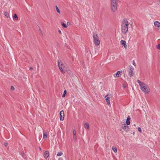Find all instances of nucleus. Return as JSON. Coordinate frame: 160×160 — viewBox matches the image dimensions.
Returning <instances> with one entry per match:
<instances>
[{
	"label": "nucleus",
	"instance_id": "1",
	"mask_svg": "<svg viewBox=\"0 0 160 160\" xmlns=\"http://www.w3.org/2000/svg\"><path fill=\"white\" fill-rule=\"evenodd\" d=\"M129 22L126 18H124L121 22V31L124 34L128 32V29Z\"/></svg>",
	"mask_w": 160,
	"mask_h": 160
},
{
	"label": "nucleus",
	"instance_id": "2",
	"mask_svg": "<svg viewBox=\"0 0 160 160\" xmlns=\"http://www.w3.org/2000/svg\"><path fill=\"white\" fill-rule=\"evenodd\" d=\"M118 0H111V8L112 12H116L117 10V2Z\"/></svg>",
	"mask_w": 160,
	"mask_h": 160
},
{
	"label": "nucleus",
	"instance_id": "3",
	"mask_svg": "<svg viewBox=\"0 0 160 160\" xmlns=\"http://www.w3.org/2000/svg\"><path fill=\"white\" fill-rule=\"evenodd\" d=\"M58 65L61 73L63 74H64L65 73L64 70L65 67V65L62 63H61L59 61H58Z\"/></svg>",
	"mask_w": 160,
	"mask_h": 160
},
{
	"label": "nucleus",
	"instance_id": "4",
	"mask_svg": "<svg viewBox=\"0 0 160 160\" xmlns=\"http://www.w3.org/2000/svg\"><path fill=\"white\" fill-rule=\"evenodd\" d=\"M94 42L96 45H98L100 44V41L99 40V38L97 34H94L93 35Z\"/></svg>",
	"mask_w": 160,
	"mask_h": 160
},
{
	"label": "nucleus",
	"instance_id": "5",
	"mask_svg": "<svg viewBox=\"0 0 160 160\" xmlns=\"http://www.w3.org/2000/svg\"><path fill=\"white\" fill-rule=\"evenodd\" d=\"M129 76L130 77H132L133 76V72L134 70L133 68L131 66H129Z\"/></svg>",
	"mask_w": 160,
	"mask_h": 160
},
{
	"label": "nucleus",
	"instance_id": "6",
	"mask_svg": "<svg viewBox=\"0 0 160 160\" xmlns=\"http://www.w3.org/2000/svg\"><path fill=\"white\" fill-rule=\"evenodd\" d=\"M121 127L125 131L128 132L129 131V128L128 126L127 125H126L125 123L122 124Z\"/></svg>",
	"mask_w": 160,
	"mask_h": 160
},
{
	"label": "nucleus",
	"instance_id": "7",
	"mask_svg": "<svg viewBox=\"0 0 160 160\" xmlns=\"http://www.w3.org/2000/svg\"><path fill=\"white\" fill-rule=\"evenodd\" d=\"M64 112L63 111H61L60 113V119L61 121H63L64 118Z\"/></svg>",
	"mask_w": 160,
	"mask_h": 160
},
{
	"label": "nucleus",
	"instance_id": "8",
	"mask_svg": "<svg viewBox=\"0 0 160 160\" xmlns=\"http://www.w3.org/2000/svg\"><path fill=\"white\" fill-rule=\"evenodd\" d=\"M148 86L147 85L143 87V88H141V90L144 93H148Z\"/></svg>",
	"mask_w": 160,
	"mask_h": 160
},
{
	"label": "nucleus",
	"instance_id": "9",
	"mask_svg": "<svg viewBox=\"0 0 160 160\" xmlns=\"http://www.w3.org/2000/svg\"><path fill=\"white\" fill-rule=\"evenodd\" d=\"M109 96V94H108L105 97L106 101L108 105H109L110 104V101L109 99L110 98Z\"/></svg>",
	"mask_w": 160,
	"mask_h": 160
},
{
	"label": "nucleus",
	"instance_id": "10",
	"mask_svg": "<svg viewBox=\"0 0 160 160\" xmlns=\"http://www.w3.org/2000/svg\"><path fill=\"white\" fill-rule=\"evenodd\" d=\"M73 135V138L74 141H76L77 140V135H76V132L75 129L73 130L72 132Z\"/></svg>",
	"mask_w": 160,
	"mask_h": 160
},
{
	"label": "nucleus",
	"instance_id": "11",
	"mask_svg": "<svg viewBox=\"0 0 160 160\" xmlns=\"http://www.w3.org/2000/svg\"><path fill=\"white\" fill-rule=\"evenodd\" d=\"M44 156L45 158H47L49 156V152L48 151H46L44 153Z\"/></svg>",
	"mask_w": 160,
	"mask_h": 160
},
{
	"label": "nucleus",
	"instance_id": "12",
	"mask_svg": "<svg viewBox=\"0 0 160 160\" xmlns=\"http://www.w3.org/2000/svg\"><path fill=\"white\" fill-rule=\"evenodd\" d=\"M120 43L121 44L123 45L124 48H126L127 47V45L126 41L123 40H121L120 41Z\"/></svg>",
	"mask_w": 160,
	"mask_h": 160
},
{
	"label": "nucleus",
	"instance_id": "13",
	"mask_svg": "<svg viewBox=\"0 0 160 160\" xmlns=\"http://www.w3.org/2000/svg\"><path fill=\"white\" fill-rule=\"evenodd\" d=\"M122 72L121 71H118L115 74H114V77H116V76L119 77L121 75Z\"/></svg>",
	"mask_w": 160,
	"mask_h": 160
},
{
	"label": "nucleus",
	"instance_id": "14",
	"mask_svg": "<svg viewBox=\"0 0 160 160\" xmlns=\"http://www.w3.org/2000/svg\"><path fill=\"white\" fill-rule=\"evenodd\" d=\"M154 25L158 28H160V22L158 21H156L155 22Z\"/></svg>",
	"mask_w": 160,
	"mask_h": 160
},
{
	"label": "nucleus",
	"instance_id": "15",
	"mask_svg": "<svg viewBox=\"0 0 160 160\" xmlns=\"http://www.w3.org/2000/svg\"><path fill=\"white\" fill-rule=\"evenodd\" d=\"M130 118L129 116H128L127 119L126 120V124L127 125H129L130 124Z\"/></svg>",
	"mask_w": 160,
	"mask_h": 160
},
{
	"label": "nucleus",
	"instance_id": "16",
	"mask_svg": "<svg viewBox=\"0 0 160 160\" xmlns=\"http://www.w3.org/2000/svg\"><path fill=\"white\" fill-rule=\"evenodd\" d=\"M12 18H13V20H18V16L16 13H15L14 14V15L12 17Z\"/></svg>",
	"mask_w": 160,
	"mask_h": 160
},
{
	"label": "nucleus",
	"instance_id": "17",
	"mask_svg": "<svg viewBox=\"0 0 160 160\" xmlns=\"http://www.w3.org/2000/svg\"><path fill=\"white\" fill-rule=\"evenodd\" d=\"M84 127L86 129H88L89 128V125L88 123L86 122L84 124Z\"/></svg>",
	"mask_w": 160,
	"mask_h": 160
},
{
	"label": "nucleus",
	"instance_id": "18",
	"mask_svg": "<svg viewBox=\"0 0 160 160\" xmlns=\"http://www.w3.org/2000/svg\"><path fill=\"white\" fill-rule=\"evenodd\" d=\"M112 149L114 152L116 153L117 152V149L115 147H112Z\"/></svg>",
	"mask_w": 160,
	"mask_h": 160
},
{
	"label": "nucleus",
	"instance_id": "19",
	"mask_svg": "<svg viewBox=\"0 0 160 160\" xmlns=\"http://www.w3.org/2000/svg\"><path fill=\"white\" fill-rule=\"evenodd\" d=\"M47 133L46 132L44 133L43 135V138L44 139L45 138H47Z\"/></svg>",
	"mask_w": 160,
	"mask_h": 160
},
{
	"label": "nucleus",
	"instance_id": "20",
	"mask_svg": "<svg viewBox=\"0 0 160 160\" xmlns=\"http://www.w3.org/2000/svg\"><path fill=\"white\" fill-rule=\"evenodd\" d=\"M146 85L145 83H144L143 82H142V83L141 84H140V85L139 86L140 87V88H143V87L145 86Z\"/></svg>",
	"mask_w": 160,
	"mask_h": 160
},
{
	"label": "nucleus",
	"instance_id": "21",
	"mask_svg": "<svg viewBox=\"0 0 160 160\" xmlns=\"http://www.w3.org/2000/svg\"><path fill=\"white\" fill-rule=\"evenodd\" d=\"M4 15L7 18L8 17H9V14L7 12H4Z\"/></svg>",
	"mask_w": 160,
	"mask_h": 160
},
{
	"label": "nucleus",
	"instance_id": "22",
	"mask_svg": "<svg viewBox=\"0 0 160 160\" xmlns=\"http://www.w3.org/2000/svg\"><path fill=\"white\" fill-rule=\"evenodd\" d=\"M67 93V91L66 90H65L64 91V92H63V94L62 95V97H65V95H66V94Z\"/></svg>",
	"mask_w": 160,
	"mask_h": 160
},
{
	"label": "nucleus",
	"instance_id": "23",
	"mask_svg": "<svg viewBox=\"0 0 160 160\" xmlns=\"http://www.w3.org/2000/svg\"><path fill=\"white\" fill-rule=\"evenodd\" d=\"M63 154V153L62 152H59L57 154V156H61V155H62Z\"/></svg>",
	"mask_w": 160,
	"mask_h": 160
},
{
	"label": "nucleus",
	"instance_id": "24",
	"mask_svg": "<svg viewBox=\"0 0 160 160\" xmlns=\"http://www.w3.org/2000/svg\"><path fill=\"white\" fill-rule=\"evenodd\" d=\"M62 26L64 28H67V26L64 23V22H62Z\"/></svg>",
	"mask_w": 160,
	"mask_h": 160
},
{
	"label": "nucleus",
	"instance_id": "25",
	"mask_svg": "<svg viewBox=\"0 0 160 160\" xmlns=\"http://www.w3.org/2000/svg\"><path fill=\"white\" fill-rule=\"evenodd\" d=\"M56 10L57 11L58 13H60V11H59L58 8V7L57 6H56Z\"/></svg>",
	"mask_w": 160,
	"mask_h": 160
},
{
	"label": "nucleus",
	"instance_id": "26",
	"mask_svg": "<svg viewBox=\"0 0 160 160\" xmlns=\"http://www.w3.org/2000/svg\"><path fill=\"white\" fill-rule=\"evenodd\" d=\"M138 130L140 132H142V130L140 127H138Z\"/></svg>",
	"mask_w": 160,
	"mask_h": 160
},
{
	"label": "nucleus",
	"instance_id": "27",
	"mask_svg": "<svg viewBox=\"0 0 160 160\" xmlns=\"http://www.w3.org/2000/svg\"><path fill=\"white\" fill-rule=\"evenodd\" d=\"M137 82L139 84V85H140V84H141L142 83V82L140 80H137Z\"/></svg>",
	"mask_w": 160,
	"mask_h": 160
},
{
	"label": "nucleus",
	"instance_id": "28",
	"mask_svg": "<svg viewBox=\"0 0 160 160\" xmlns=\"http://www.w3.org/2000/svg\"><path fill=\"white\" fill-rule=\"evenodd\" d=\"M157 48L158 49L160 50V44H158L157 46Z\"/></svg>",
	"mask_w": 160,
	"mask_h": 160
},
{
	"label": "nucleus",
	"instance_id": "29",
	"mask_svg": "<svg viewBox=\"0 0 160 160\" xmlns=\"http://www.w3.org/2000/svg\"><path fill=\"white\" fill-rule=\"evenodd\" d=\"M11 89L12 90H14L15 89L14 87L13 86H11Z\"/></svg>",
	"mask_w": 160,
	"mask_h": 160
},
{
	"label": "nucleus",
	"instance_id": "30",
	"mask_svg": "<svg viewBox=\"0 0 160 160\" xmlns=\"http://www.w3.org/2000/svg\"><path fill=\"white\" fill-rule=\"evenodd\" d=\"M21 155L22 156L24 155V153L23 152H21Z\"/></svg>",
	"mask_w": 160,
	"mask_h": 160
},
{
	"label": "nucleus",
	"instance_id": "31",
	"mask_svg": "<svg viewBox=\"0 0 160 160\" xmlns=\"http://www.w3.org/2000/svg\"><path fill=\"white\" fill-rule=\"evenodd\" d=\"M132 64L134 66H135V62H134V61H133V63H132Z\"/></svg>",
	"mask_w": 160,
	"mask_h": 160
},
{
	"label": "nucleus",
	"instance_id": "32",
	"mask_svg": "<svg viewBox=\"0 0 160 160\" xmlns=\"http://www.w3.org/2000/svg\"><path fill=\"white\" fill-rule=\"evenodd\" d=\"M4 145L6 147L7 145H8V143H6V142H5L4 143Z\"/></svg>",
	"mask_w": 160,
	"mask_h": 160
},
{
	"label": "nucleus",
	"instance_id": "33",
	"mask_svg": "<svg viewBox=\"0 0 160 160\" xmlns=\"http://www.w3.org/2000/svg\"><path fill=\"white\" fill-rule=\"evenodd\" d=\"M58 32H59V34H61V31L60 30H59Z\"/></svg>",
	"mask_w": 160,
	"mask_h": 160
},
{
	"label": "nucleus",
	"instance_id": "34",
	"mask_svg": "<svg viewBox=\"0 0 160 160\" xmlns=\"http://www.w3.org/2000/svg\"><path fill=\"white\" fill-rule=\"evenodd\" d=\"M39 31L42 34V31H41V29H39Z\"/></svg>",
	"mask_w": 160,
	"mask_h": 160
},
{
	"label": "nucleus",
	"instance_id": "35",
	"mask_svg": "<svg viewBox=\"0 0 160 160\" xmlns=\"http://www.w3.org/2000/svg\"><path fill=\"white\" fill-rule=\"evenodd\" d=\"M58 160H63V159L62 158H58Z\"/></svg>",
	"mask_w": 160,
	"mask_h": 160
},
{
	"label": "nucleus",
	"instance_id": "36",
	"mask_svg": "<svg viewBox=\"0 0 160 160\" xmlns=\"http://www.w3.org/2000/svg\"><path fill=\"white\" fill-rule=\"evenodd\" d=\"M123 87L124 88H125L126 87V86L125 85H123Z\"/></svg>",
	"mask_w": 160,
	"mask_h": 160
},
{
	"label": "nucleus",
	"instance_id": "37",
	"mask_svg": "<svg viewBox=\"0 0 160 160\" xmlns=\"http://www.w3.org/2000/svg\"><path fill=\"white\" fill-rule=\"evenodd\" d=\"M32 69H33V68H32V67H31V68H30V70H32Z\"/></svg>",
	"mask_w": 160,
	"mask_h": 160
},
{
	"label": "nucleus",
	"instance_id": "38",
	"mask_svg": "<svg viewBox=\"0 0 160 160\" xmlns=\"http://www.w3.org/2000/svg\"><path fill=\"white\" fill-rule=\"evenodd\" d=\"M39 149H40V150H41V148H39Z\"/></svg>",
	"mask_w": 160,
	"mask_h": 160
},
{
	"label": "nucleus",
	"instance_id": "39",
	"mask_svg": "<svg viewBox=\"0 0 160 160\" xmlns=\"http://www.w3.org/2000/svg\"><path fill=\"white\" fill-rule=\"evenodd\" d=\"M159 2H160V0H159Z\"/></svg>",
	"mask_w": 160,
	"mask_h": 160
}]
</instances>
